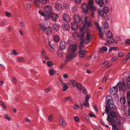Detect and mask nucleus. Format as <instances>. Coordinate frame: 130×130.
Masks as SVG:
<instances>
[{"instance_id":"nucleus-5","label":"nucleus","mask_w":130,"mask_h":130,"mask_svg":"<svg viewBox=\"0 0 130 130\" xmlns=\"http://www.w3.org/2000/svg\"><path fill=\"white\" fill-rule=\"evenodd\" d=\"M95 4L98 5L100 7H102L104 5H106L108 3V0H95Z\"/></svg>"},{"instance_id":"nucleus-39","label":"nucleus","mask_w":130,"mask_h":130,"mask_svg":"<svg viewBox=\"0 0 130 130\" xmlns=\"http://www.w3.org/2000/svg\"><path fill=\"white\" fill-rule=\"evenodd\" d=\"M110 62L109 61L106 60L104 61L102 64V66L103 67H104L109 64Z\"/></svg>"},{"instance_id":"nucleus-23","label":"nucleus","mask_w":130,"mask_h":130,"mask_svg":"<svg viewBox=\"0 0 130 130\" xmlns=\"http://www.w3.org/2000/svg\"><path fill=\"white\" fill-rule=\"evenodd\" d=\"M50 17L52 20L54 21H56L58 18L57 15L54 13H52Z\"/></svg>"},{"instance_id":"nucleus-20","label":"nucleus","mask_w":130,"mask_h":130,"mask_svg":"<svg viewBox=\"0 0 130 130\" xmlns=\"http://www.w3.org/2000/svg\"><path fill=\"white\" fill-rule=\"evenodd\" d=\"M106 100L107 102V104L114 103L113 99L110 96H107L106 97Z\"/></svg>"},{"instance_id":"nucleus-9","label":"nucleus","mask_w":130,"mask_h":130,"mask_svg":"<svg viewBox=\"0 0 130 130\" xmlns=\"http://www.w3.org/2000/svg\"><path fill=\"white\" fill-rule=\"evenodd\" d=\"M118 91V89L117 85L116 86H114L112 88H110V93L112 95H115L117 93Z\"/></svg>"},{"instance_id":"nucleus-4","label":"nucleus","mask_w":130,"mask_h":130,"mask_svg":"<svg viewBox=\"0 0 130 130\" xmlns=\"http://www.w3.org/2000/svg\"><path fill=\"white\" fill-rule=\"evenodd\" d=\"M86 31V30L83 28H82L80 29V34L79 36V37L80 39L82 40L80 44L83 45L84 43L85 42V41L83 39V38Z\"/></svg>"},{"instance_id":"nucleus-51","label":"nucleus","mask_w":130,"mask_h":130,"mask_svg":"<svg viewBox=\"0 0 130 130\" xmlns=\"http://www.w3.org/2000/svg\"><path fill=\"white\" fill-rule=\"evenodd\" d=\"M119 118L118 119H117L116 120V122L118 124H120L121 122V117H119L118 118Z\"/></svg>"},{"instance_id":"nucleus-32","label":"nucleus","mask_w":130,"mask_h":130,"mask_svg":"<svg viewBox=\"0 0 130 130\" xmlns=\"http://www.w3.org/2000/svg\"><path fill=\"white\" fill-rule=\"evenodd\" d=\"M107 48L106 47H103L102 48H100V50L99 52V53H101V52L103 53V52H105L107 51Z\"/></svg>"},{"instance_id":"nucleus-1","label":"nucleus","mask_w":130,"mask_h":130,"mask_svg":"<svg viewBox=\"0 0 130 130\" xmlns=\"http://www.w3.org/2000/svg\"><path fill=\"white\" fill-rule=\"evenodd\" d=\"M118 113L114 111L110 112L109 115H108L107 120L109 122L112 123L114 122L113 118L118 117Z\"/></svg>"},{"instance_id":"nucleus-63","label":"nucleus","mask_w":130,"mask_h":130,"mask_svg":"<svg viewBox=\"0 0 130 130\" xmlns=\"http://www.w3.org/2000/svg\"><path fill=\"white\" fill-rule=\"evenodd\" d=\"M83 91L84 94H86L87 93V90L84 88L83 87Z\"/></svg>"},{"instance_id":"nucleus-33","label":"nucleus","mask_w":130,"mask_h":130,"mask_svg":"<svg viewBox=\"0 0 130 130\" xmlns=\"http://www.w3.org/2000/svg\"><path fill=\"white\" fill-rule=\"evenodd\" d=\"M63 53L62 50L60 49L58 51L57 55L59 57H62L63 56Z\"/></svg>"},{"instance_id":"nucleus-17","label":"nucleus","mask_w":130,"mask_h":130,"mask_svg":"<svg viewBox=\"0 0 130 130\" xmlns=\"http://www.w3.org/2000/svg\"><path fill=\"white\" fill-rule=\"evenodd\" d=\"M74 20L75 23L78 22L80 20H81V18L80 19L79 15L75 14L74 16Z\"/></svg>"},{"instance_id":"nucleus-24","label":"nucleus","mask_w":130,"mask_h":130,"mask_svg":"<svg viewBox=\"0 0 130 130\" xmlns=\"http://www.w3.org/2000/svg\"><path fill=\"white\" fill-rule=\"evenodd\" d=\"M85 53H87L86 50H80L79 52V57L81 58H82L84 57L85 56ZM87 53H88L87 52Z\"/></svg>"},{"instance_id":"nucleus-31","label":"nucleus","mask_w":130,"mask_h":130,"mask_svg":"<svg viewBox=\"0 0 130 130\" xmlns=\"http://www.w3.org/2000/svg\"><path fill=\"white\" fill-rule=\"evenodd\" d=\"M89 9L92 11H95L97 10V8L96 6L93 5L89 7Z\"/></svg>"},{"instance_id":"nucleus-54","label":"nucleus","mask_w":130,"mask_h":130,"mask_svg":"<svg viewBox=\"0 0 130 130\" xmlns=\"http://www.w3.org/2000/svg\"><path fill=\"white\" fill-rule=\"evenodd\" d=\"M127 99L130 100V91H127Z\"/></svg>"},{"instance_id":"nucleus-37","label":"nucleus","mask_w":130,"mask_h":130,"mask_svg":"<svg viewBox=\"0 0 130 130\" xmlns=\"http://www.w3.org/2000/svg\"><path fill=\"white\" fill-rule=\"evenodd\" d=\"M94 23L96 27L98 29V31H101V29L99 26L98 23L96 22H95Z\"/></svg>"},{"instance_id":"nucleus-15","label":"nucleus","mask_w":130,"mask_h":130,"mask_svg":"<svg viewBox=\"0 0 130 130\" xmlns=\"http://www.w3.org/2000/svg\"><path fill=\"white\" fill-rule=\"evenodd\" d=\"M71 28L72 30H75L77 29L78 26L77 23L74 22H73L71 23Z\"/></svg>"},{"instance_id":"nucleus-49","label":"nucleus","mask_w":130,"mask_h":130,"mask_svg":"<svg viewBox=\"0 0 130 130\" xmlns=\"http://www.w3.org/2000/svg\"><path fill=\"white\" fill-rule=\"evenodd\" d=\"M4 117L8 121H10L11 120L10 117L7 115L5 114L4 116Z\"/></svg>"},{"instance_id":"nucleus-43","label":"nucleus","mask_w":130,"mask_h":130,"mask_svg":"<svg viewBox=\"0 0 130 130\" xmlns=\"http://www.w3.org/2000/svg\"><path fill=\"white\" fill-rule=\"evenodd\" d=\"M54 39L56 42H58L59 41L60 38L58 36L56 35L54 36Z\"/></svg>"},{"instance_id":"nucleus-58","label":"nucleus","mask_w":130,"mask_h":130,"mask_svg":"<svg viewBox=\"0 0 130 130\" xmlns=\"http://www.w3.org/2000/svg\"><path fill=\"white\" fill-rule=\"evenodd\" d=\"M12 82L14 84H16L17 82V79L16 77H13Z\"/></svg>"},{"instance_id":"nucleus-6","label":"nucleus","mask_w":130,"mask_h":130,"mask_svg":"<svg viewBox=\"0 0 130 130\" xmlns=\"http://www.w3.org/2000/svg\"><path fill=\"white\" fill-rule=\"evenodd\" d=\"M43 10L45 13L50 14L52 12L53 9L50 5H46L44 7Z\"/></svg>"},{"instance_id":"nucleus-27","label":"nucleus","mask_w":130,"mask_h":130,"mask_svg":"<svg viewBox=\"0 0 130 130\" xmlns=\"http://www.w3.org/2000/svg\"><path fill=\"white\" fill-rule=\"evenodd\" d=\"M90 97L88 95H87L86 97V100L84 103V105L86 106H89V104L88 102V100L89 99Z\"/></svg>"},{"instance_id":"nucleus-61","label":"nucleus","mask_w":130,"mask_h":130,"mask_svg":"<svg viewBox=\"0 0 130 130\" xmlns=\"http://www.w3.org/2000/svg\"><path fill=\"white\" fill-rule=\"evenodd\" d=\"M112 130H118V128L116 127V125L112 124Z\"/></svg>"},{"instance_id":"nucleus-46","label":"nucleus","mask_w":130,"mask_h":130,"mask_svg":"<svg viewBox=\"0 0 130 130\" xmlns=\"http://www.w3.org/2000/svg\"><path fill=\"white\" fill-rule=\"evenodd\" d=\"M66 84L64 85L62 87V90L63 91H66L69 88V87Z\"/></svg>"},{"instance_id":"nucleus-60","label":"nucleus","mask_w":130,"mask_h":130,"mask_svg":"<svg viewBox=\"0 0 130 130\" xmlns=\"http://www.w3.org/2000/svg\"><path fill=\"white\" fill-rule=\"evenodd\" d=\"M49 50L52 52H53L55 51L54 48H53L52 46V47H50Z\"/></svg>"},{"instance_id":"nucleus-45","label":"nucleus","mask_w":130,"mask_h":130,"mask_svg":"<svg viewBox=\"0 0 130 130\" xmlns=\"http://www.w3.org/2000/svg\"><path fill=\"white\" fill-rule=\"evenodd\" d=\"M75 86L78 89L81 90L82 88V84H78L77 83V84L76 85V86Z\"/></svg>"},{"instance_id":"nucleus-48","label":"nucleus","mask_w":130,"mask_h":130,"mask_svg":"<svg viewBox=\"0 0 130 130\" xmlns=\"http://www.w3.org/2000/svg\"><path fill=\"white\" fill-rule=\"evenodd\" d=\"M104 27L105 28H106V29H107L108 28V27H109L108 24V23L107 22H105L104 23Z\"/></svg>"},{"instance_id":"nucleus-34","label":"nucleus","mask_w":130,"mask_h":130,"mask_svg":"<svg viewBox=\"0 0 130 130\" xmlns=\"http://www.w3.org/2000/svg\"><path fill=\"white\" fill-rule=\"evenodd\" d=\"M120 101L121 103L122 104H124L126 102V100L125 97H122L120 98Z\"/></svg>"},{"instance_id":"nucleus-13","label":"nucleus","mask_w":130,"mask_h":130,"mask_svg":"<svg viewBox=\"0 0 130 130\" xmlns=\"http://www.w3.org/2000/svg\"><path fill=\"white\" fill-rule=\"evenodd\" d=\"M88 5L86 3H84L82 4L81 7L82 9L84 11H87L89 8Z\"/></svg>"},{"instance_id":"nucleus-11","label":"nucleus","mask_w":130,"mask_h":130,"mask_svg":"<svg viewBox=\"0 0 130 130\" xmlns=\"http://www.w3.org/2000/svg\"><path fill=\"white\" fill-rule=\"evenodd\" d=\"M77 55L75 53H71L68 54L66 56L67 59H70L73 58L77 56Z\"/></svg>"},{"instance_id":"nucleus-62","label":"nucleus","mask_w":130,"mask_h":130,"mask_svg":"<svg viewBox=\"0 0 130 130\" xmlns=\"http://www.w3.org/2000/svg\"><path fill=\"white\" fill-rule=\"evenodd\" d=\"M47 64L49 66H51L53 64V63L51 61H47Z\"/></svg>"},{"instance_id":"nucleus-16","label":"nucleus","mask_w":130,"mask_h":130,"mask_svg":"<svg viewBox=\"0 0 130 130\" xmlns=\"http://www.w3.org/2000/svg\"><path fill=\"white\" fill-rule=\"evenodd\" d=\"M40 29L43 32L46 31V26L43 23H40L39 25Z\"/></svg>"},{"instance_id":"nucleus-18","label":"nucleus","mask_w":130,"mask_h":130,"mask_svg":"<svg viewBox=\"0 0 130 130\" xmlns=\"http://www.w3.org/2000/svg\"><path fill=\"white\" fill-rule=\"evenodd\" d=\"M59 123L63 127H66V123L63 118L61 117H60L59 120Z\"/></svg>"},{"instance_id":"nucleus-56","label":"nucleus","mask_w":130,"mask_h":130,"mask_svg":"<svg viewBox=\"0 0 130 130\" xmlns=\"http://www.w3.org/2000/svg\"><path fill=\"white\" fill-rule=\"evenodd\" d=\"M74 119L75 121L77 122L79 121V118L77 116H74Z\"/></svg>"},{"instance_id":"nucleus-28","label":"nucleus","mask_w":130,"mask_h":130,"mask_svg":"<svg viewBox=\"0 0 130 130\" xmlns=\"http://www.w3.org/2000/svg\"><path fill=\"white\" fill-rule=\"evenodd\" d=\"M102 10L105 14H107L109 11V8L107 6H104L102 9Z\"/></svg>"},{"instance_id":"nucleus-53","label":"nucleus","mask_w":130,"mask_h":130,"mask_svg":"<svg viewBox=\"0 0 130 130\" xmlns=\"http://www.w3.org/2000/svg\"><path fill=\"white\" fill-rule=\"evenodd\" d=\"M79 106L77 104H75L73 106V108L74 109H77L79 108Z\"/></svg>"},{"instance_id":"nucleus-30","label":"nucleus","mask_w":130,"mask_h":130,"mask_svg":"<svg viewBox=\"0 0 130 130\" xmlns=\"http://www.w3.org/2000/svg\"><path fill=\"white\" fill-rule=\"evenodd\" d=\"M73 36L75 39L77 40L78 38L79 34L77 31H75L73 33Z\"/></svg>"},{"instance_id":"nucleus-3","label":"nucleus","mask_w":130,"mask_h":130,"mask_svg":"<svg viewBox=\"0 0 130 130\" xmlns=\"http://www.w3.org/2000/svg\"><path fill=\"white\" fill-rule=\"evenodd\" d=\"M81 21L83 23H85V24L88 27H90L91 24V22L90 21V18L87 17L84 15L82 16L81 17Z\"/></svg>"},{"instance_id":"nucleus-55","label":"nucleus","mask_w":130,"mask_h":130,"mask_svg":"<svg viewBox=\"0 0 130 130\" xmlns=\"http://www.w3.org/2000/svg\"><path fill=\"white\" fill-rule=\"evenodd\" d=\"M27 8V10H29L30 9L31 7V5L29 4H27L26 5Z\"/></svg>"},{"instance_id":"nucleus-21","label":"nucleus","mask_w":130,"mask_h":130,"mask_svg":"<svg viewBox=\"0 0 130 130\" xmlns=\"http://www.w3.org/2000/svg\"><path fill=\"white\" fill-rule=\"evenodd\" d=\"M46 33L48 35H51L52 32V29L51 27H49L46 28Z\"/></svg>"},{"instance_id":"nucleus-52","label":"nucleus","mask_w":130,"mask_h":130,"mask_svg":"<svg viewBox=\"0 0 130 130\" xmlns=\"http://www.w3.org/2000/svg\"><path fill=\"white\" fill-rule=\"evenodd\" d=\"M13 53L14 55H16L18 54V53L14 50H13L12 52V53H10V54L12 55V54Z\"/></svg>"},{"instance_id":"nucleus-50","label":"nucleus","mask_w":130,"mask_h":130,"mask_svg":"<svg viewBox=\"0 0 130 130\" xmlns=\"http://www.w3.org/2000/svg\"><path fill=\"white\" fill-rule=\"evenodd\" d=\"M41 4H45L47 2V0H39Z\"/></svg>"},{"instance_id":"nucleus-38","label":"nucleus","mask_w":130,"mask_h":130,"mask_svg":"<svg viewBox=\"0 0 130 130\" xmlns=\"http://www.w3.org/2000/svg\"><path fill=\"white\" fill-rule=\"evenodd\" d=\"M70 82L74 86H75L78 83L77 81L73 79H71L70 80Z\"/></svg>"},{"instance_id":"nucleus-36","label":"nucleus","mask_w":130,"mask_h":130,"mask_svg":"<svg viewBox=\"0 0 130 130\" xmlns=\"http://www.w3.org/2000/svg\"><path fill=\"white\" fill-rule=\"evenodd\" d=\"M50 16L51 15L49 14H45L43 17H44V20L47 21L49 20L50 18H51Z\"/></svg>"},{"instance_id":"nucleus-14","label":"nucleus","mask_w":130,"mask_h":130,"mask_svg":"<svg viewBox=\"0 0 130 130\" xmlns=\"http://www.w3.org/2000/svg\"><path fill=\"white\" fill-rule=\"evenodd\" d=\"M105 13L101 9H98V15L99 18L100 17H104Z\"/></svg>"},{"instance_id":"nucleus-2","label":"nucleus","mask_w":130,"mask_h":130,"mask_svg":"<svg viewBox=\"0 0 130 130\" xmlns=\"http://www.w3.org/2000/svg\"><path fill=\"white\" fill-rule=\"evenodd\" d=\"M116 108V106L113 103L106 105L105 111L106 113H108L109 112L110 109L113 110H114Z\"/></svg>"},{"instance_id":"nucleus-40","label":"nucleus","mask_w":130,"mask_h":130,"mask_svg":"<svg viewBox=\"0 0 130 130\" xmlns=\"http://www.w3.org/2000/svg\"><path fill=\"white\" fill-rule=\"evenodd\" d=\"M17 59V61L20 62H24L25 61L24 58L22 57H18Z\"/></svg>"},{"instance_id":"nucleus-47","label":"nucleus","mask_w":130,"mask_h":130,"mask_svg":"<svg viewBox=\"0 0 130 130\" xmlns=\"http://www.w3.org/2000/svg\"><path fill=\"white\" fill-rule=\"evenodd\" d=\"M5 14L6 15V16L8 17H10L11 16V14L9 12L5 11Z\"/></svg>"},{"instance_id":"nucleus-64","label":"nucleus","mask_w":130,"mask_h":130,"mask_svg":"<svg viewBox=\"0 0 130 130\" xmlns=\"http://www.w3.org/2000/svg\"><path fill=\"white\" fill-rule=\"evenodd\" d=\"M39 13L43 16L44 15V14H45L41 10H40L39 11Z\"/></svg>"},{"instance_id":"nucleus-19","label":"nucleus","mask_w":130,"mask_h":130,"mask_svg":"<svg viewBox=\"0 0 130 130\" xmlns=\"http://www.w3.org/2000/svg\"><path fill=\"white\" fill-rule=\"evenodd\" d=\"M64 20L67 22H69L70 21L71 18L69 15L66 14H64L63 15Z\"/></svg>"},{"instance_id":"nucleus-29","label":"nucleus","mask_w":130,"mask_h":130,"mask_svg":"<svg viewBox=\"0 0 130 130\" xmlns=\"http://www.w3.org/2000/svg\"><path fill=\"white\" fill-rule=\"evenodd\" d=\"M33 3L34 5L36 7H39L40 3L39 0H33Z\"/></svg>"},{"instance_id":"nucleus-41","label":"nucleus","mask_w":130,"mask_h":130,"mask_svg":"<svg viewBox=\"0 0 130 130\" xmlns=\"http://www.w3.org/2000/svg\"><path fill=\"white\" fill-rule=\"evenodd\" d=\"M55 72V70H54L51 69L49 70V73L50 75L51 76L53 75L54 73Z\"/></svg>"},{"instance_id":"nucleus-22","label":"nucleus","mask_w":130,"mask_h":130,"mask_svg":"<svg viewBox=\"0 0 130 130\" xmlns=\"http://www.w3.org/2000/svg\"><path fill=\"white\" fill-rule=\"evenodd\" d=\"M63 29L65 31H68L70 29V25L68 24H64L62 25Z\"/></svg>"},{"instance_id":"nucleus-8","label":"nucleus","mask_w":130,"mask_h":130,"mask_svg":"<svg viewBox=\"0 0 130 130\" xmlns=\"http://www.w3.org/2000/svg\"><path fill=\"white\" fill-rule=\"evenodd\" d=\"M77 49V46L75 44H72L70 45L68 50L70 52H73L76 51Z\"/></svg>"},{"instance_id":"nucleus-25","label":"nucleus","mask_w":130,"mask_h":130,"mask_svg":"<svg viewBox=\"0 0 130 130\" xmlns=\"http://www.w3.org/2000/svg\"><path fill=\"white\" fill-rule=\"evenodd\" d=\"M56 8L58 10H60L62 8V6L61 3L59 2H57L55 4Z\"/></svg>"},{"instance_id":"nucleus-7","label":"nucleus","mask_w":130,"mask_h":130,"mask_svg":"<svg viewBox=\"0 0 130 130\" xmlns=\"http://www.w3.org/2000/svg\"><path fill=\"white\" fill-rule=\"evenodd\" d=\"M117 88H118L120 90H124L125 89V83L123 82L122 83L119 82L117 85Z\"/></svg>"},{"instance_id":"nucleus-26","label":"nucleus","mask_w":130,"mask_h":130,"mask_svg":"<svg viewBox=\"0 0 130 130\" xmlns=\"http://www.w3.org/2000/svg\"><path fill=\"white\" fill-rule=\"evenodd\" d=\"M53 28L55 31L57 32L59 30L60 28V26L57 24H56L54 25Z\"/></svg>"},{"instance_id":"nucleus-59","label":"nucleus","mask_w":130,"mask_h":130,"mask_svg":"<svg viewBox=\"0 0 130 130\" xmlns=\"http://www.w3.org/2000/svg\"><path fill=\"white\" fill-rule=\"evenodd\" d=\"M42 56L43 57H45V52L44 50H42L41 52Z\"/></svg>"},{"instance_id":"nucleus-57","label":"nucleus","mask_w":130,"mask_h":130,"mask_svg":"<svg viewBox=\"0 0 130 130\" xmlns=\"http://www.w3.org/2000/svg\"><path fill=\"white\" fill-rule=\"evenodd\" d=\"M20 24L21 26L24 28L25 27V24L24 22L22 21H21L20 22Z\"/></svg>"},{"instance_id":"nucleus-44","label":"nucleus","mask_w":130,"mask_h":130,"mask_svg":"<svg viewBox=\"0 0 130 130\" xmlns=\"http://www.w3.org/2000/svg\"><path fill=\"white\" fill-rule=\"evenodd\" d=\"M64 100L66 101H72V98L70 96H68L67 97H64Z\"/></svg>"},{"instance_id":"nucleus-35","label":"nucleus","mask_w":130,"mask_h":130,"mask_svg":"<svg viewBox=\"0 0 130 130\" xmlns=\"http://www.w3.org/2000/svg\"><path fill=\"white\" fill-rule=\"evenodd\" d=\"M91 35L89 33H87L85 37V40L87 41H89L91 39Z\"/></svg>"},{"instance_id":"nucleus-42","label":"nucleus","mask_w":130,"mask_h":130,"mask_svg":"<svg viewBox=\"0 0 130 130\" xmlns=\"http://www.w3.org/2000/svg\"><path fill=\"white\" fill-rule=\"evenodd\" d=\"M94 2V0H89L88 2V5L90 7L93 5Z\"/></svg>"},{"instance_id":"nucleus-12","label":"nucleus","mask_w":130,"mask_h":130,"mask_svg":"<svg viewBox=\"0 0 130 130\" xmlns=\"http://www.w3.org/2000/svg\"><path fill=\"white\" fill-rule=\"evenodd\" d=\"M66 44L65 42L61 41L59 43V48L60 50H63L66 47Z\"/></svg>"},{"instance_id":"nucleus-10","label":"nucleus","mask_w":130,"mask_h":130,"mask_svg":"<svg viewBox=\"0 0 130 130\" xmlns=\"http://www.w3.org/2000/svg\"><path fill=\"white\" fill-rule=\"evenodd\" d=\"M106 36L108 38L112 39V40H110L109 41V42H113L114 41V39L112 38L113 35L110 31H108L107 32L106 34Z\"/></svg>"}]
</instances>
